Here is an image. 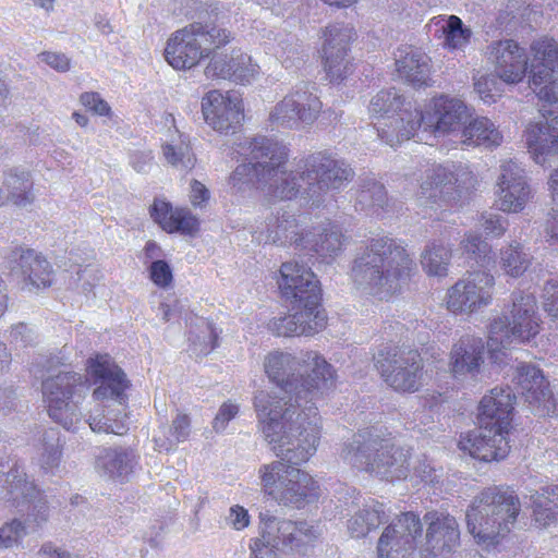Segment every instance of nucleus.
Returning a JSON list of instances; mask_svg holds the SVG:
<instances>
[{
	"instance_id": "nucleus-1",
	"label": "nucleus",
	"mask_w": 558,
	"mask_h": 558,
	"mask_svg": "<svg viewBox=\"0 0 558 558\" xmlns=\"http://www.w3.org/2000/svg\"><path fill=\"white\" fill-rule=\"evenodd\" d=\"M264 368L289 397L259 391L254 398L260 432L280 458L259 466L260 490L278 505L302 508L318 499L319 485L298 465L317 451L323 424L314 400L333 386L336 371L317 351H275L265 357Z\"/></svg>"
},
{
	"instance_id": "nucleus-8",
	"label": "nucleus",
	"mask_w": 558,
	"mask_h": 558,
	"mask_svg": "<svg viewBox=\"0 0 558 558\" xmlns=\"http://www.w3.org/2000/svg\"><path fill=\"white\" fill-rule=\"evenodd\" d=\"M510 319L495 318L488 328L487 350L494 363H502L505 351L514 343H526L541 331L542 319L533 293L518 291L511 295Z\"/></svg>"
},
{
	"instance_id": "nucleus-23",
	"label": "nucleus",
	"mask_w": 558,
	"mask_h": 558,
	"mask_svg": "<svg viewBox=\"0 0 558 558\" xmlns=\"http://www.w3.org/2000/svg\"><path fill=\"white\" fill-rule=\"evenodd\" d=\"M279 271L278 287L287 302L314 304L320 301L319 281L306 264L298 260L286 262Z\"/></svg>"
},
{
	"instance_id": "nucleus-15",
	"label": "nucleus",
	"mask_w": 558,
	"mask_h": 558,
	"mask_svg": "<svg viewBox=\"0 0 558 558\" xmlns=\"http://www.w3.org/2000/svg\"><path fill=\"white\" fill-rule=\"evenodd\" d=\"M322 108L316 95L298 87L270 107L267 121L272 130H300L314 123Z\"/></svg>"
},
{
	"instance_id": "nucleus-9",
	"label": "nucleus",
	"mask_w": 558,
	"mask_h": 558,
	"mask_svg": "<svg viewBox=\"0 0 558 558\" xmlns=\"http://www.w3.org/2000/svg\"><path fill=\"white\" fill-rule=\"evenodd\" d=\"M368 113L377 121L378 136L391 147L410 140L420 130L416 106L395 88L381 89L373 96Z\"/></svg>"
},
{
	"instance_id": "nucleus-40",
	"label": "nucleus",
	"mask_w": 558,
	"mask_h": 558,
	"mask_svg": "<svg viewBox=\"0 0 558 558\" xmlns=\"http://www.w3.org/2000/svg\"><path fill=\"white\" fill-rule=\"evenodd\" d=\"M452 257V248L450 244L444 240H433L426 244L421 253V267L428 277L439 279L449 275V266Z\"/></svg>"
},
{
	"instance_id": "nucleus-56",
	"label": "nucleus",
	"mask_w": 558,
	"mask_h": 558,
	"mask_svg": "<svg viewBox=\"0 0 558 558\" xmlns=\"http://www.w3.org/2000/svg\"><path fill=\"white\" fill-rule=\"evenodd\" d=\"M460 248L470 258H473L477 263L482 264H484L485 258L490 253V246L488 243L483 241L481 235L473 231L465 233L463 240L460 243Z\"/></svg>"
},
{
	"instance_id": "nucleus-36",
	"label": "nucleus",
	"mask_w": 558,
	"mask_h": 558,
	"mask_svg": "<svg viewBox=\"0 0 558 558\" xmlns=\"http://www.w3.org/2000/svg\"><path fill=\"white\" fill-rule=\"evenodd\" d=\"M165 123L171 124L173 131H170L169 138L162 145L163 158L169 165L179 170L189 171L193 169L196 163V157L192 151L189 137L178 130L172 113L165 116Z\"/></svg>"
},
{
	"instance_id": "nucleus-64",
	"label": "nucleus",
	"mask_w": 558,
	"mask_h": 558,
	"mask_svg": "<svg viewBox=\"0 0 558 558\" xmlns=\"http://www.w3.org/2000/svg\"><path fill=\"white\" fill-rule=\"evenodd\" d=\"M543 306L550 317L558 318V281L546 283Z\"/></svg>"
},
{
	"instance_id": "nucleus-24",
	"label": "nucleus",
	"mask_w": 558,
	"mask_h": 558,
	"mask_svg": "<svg viewBox=\"0 0 558 558\" xmlns=\"http://www.w3.org/2000/svg\"><path fill=\"white\" fill-rule=\"evenodd\" d=\"M513 380L532 411L541 416L555 413L556 399L541 368L532 364H520Z\"/></svg>"
},
{
	"instance_id": "nucleus-62",
	"label": "nucleus",
	"mask_w": 558,
	"mask_h": 558,
	"mask_svg": "<svg viewBox=\"0 0 558 558\" xmlns=\"http://www.w3.org/2000/svg\"><path fill=\"white\" fill-rule=\"evenodd\" d=\"M240 407L238 403L231 400L223 402L213 421V428L215 432H223L227 428L229 422L238 415Z\"/></svg>"
},
{
	"instance_id": "nucleus-50",
	"label": "nucleus",
	"mask_w": 558,
	"mask_h": 558,
	"mask_svg": "<svg viewBox=\"0 0 558 558\" xmlns=\"http://www.w3.org/2000/svg\"><path fill=\"white\" fill-rule=\"evenodd\" d=\"M268 328L277 336L282 337L312 336L316 329V327L311 325H302L295 317L294 312L286 316L272 318L268 323Z\"/></svg>"
},
{
	"instance_id": "nucleus-54",
	"label": "nucleus",
	"mask_w": 558,
	"mask_h": 558,
	"mask_svg": "<svg viewBox=\"0 0 558 558\" xmlns=\"http://www.w3.org/2000/svg\"><path fill=\"white\" fill-rule=\"evenodd\" d=\"M502 81L498 74H481L474 77V90L485 104H494L504 92Z\"/></svg>"
},
{
	"instance_id": "nucleus-60",
	"label": "nucleus",
	"mask_w": 558,
	"mask_h": 558,
	"mask_svg": "<svg viewBox=\"0 0 558 558\" xmlns=\"http://www.w3.org/2000/svg\"><path fill=\"white\" fill-rule=\"evenodd\" d=\"M150 280L159 288L167 289L172 284L173 274L170 265L162 259L154 260L148 267Z\"/></svg>"
},
{
	"instance_id": "nucleus-31",
	"label": "nucleus",
	"mask_w": 558,
	"mask_h": 558,
	"mask_svg": "<svg viewBox=\"0 0 558 558\" xmlns=\"http://www.w3.org/2000/svg\"><path fill=\"white\" fill-rule=\"evenodd\" d=\"M515 396L509 387H495L483 396L478 404V424L510 430Z\"/></svg>"
},
{
	"instance_id": "nucleus-61",
	"label": "nucleus",
	"mask_w": 558,
	"mask_h": 558,
	"mask_svg": "<svg viewBox=\"0 0 558 558\" xmlns=\"http://www.w3.org/2000/svg\"><path fill=\"white\" fill-rule=\"evenodd\" d=\"M481 226L487 235L500 238L507 230L508 221L498 214L484 213L481 216Z\"/></svg>"
},
{
	"instance_id": "nucleus-12",
	"label": "nucleus",
	"mask_w": 558,
	"mask_h": 558,
	"mask_svg": "<svg viewBox=\"0 0 558 558\" xmlns=\"http://www.w3.org/2000/svg\"><path fill=\"white\" fill-rule=\"evenodd\" d=\"M496 279L484 270L471 271L448 287L444 306L454 316H472L490 306L495 295Z\"/></svg>"
},
{
	"instance_id": "nucleus-46",
	"label": "nucleus",
	"mask_w": 558,
	"mask_h": 558,
	"mask_svg": "<svg viewBox=\"0 0 558 558\" xmlns=\"http://www.w3.org/2000/svg\"><path fill=\"white\" fill-rule=\"evenodd\" d=\"M530 88L544 105H558V70L530 73Z\"/></svg>"
},
{
	"instance_id": "nucleus-48",
	"label": "nucleus",
	"mask_w": 558,
	"mask_h": 558,
	"mask_svg": "<svg viewBox=\"0 0 558 558\" xmlns=\"http://www.w3.org/2000/svg\"><path fill=\"white\" fill-rule=\"evenodd\" d=\"M217 336L209 322L198 318L189 337L193 352L199 355L208 354L216 347Z\"/></svg>"
},
{
	"instance_id": "nucleus-5",
	"label": "nucleus",
	"mask_w": 558,
	"mask_h": 558,
	"mask_svg": "<svg viewBox=\"0 0 558 558\" xmlns=\"http://www.w3.org/2000/svg\"><path fill=\"white\" fill-rule=\"evenodd\" d=\"M353 468L390 482L408 477V453L374 429L355 434L342 452Z\"/></svg>"
},
{
	"instance_id": "nucleus-21",
	"label": "nucleus",
	"mask_w": 558,
	"mask_h": 558,
	"mask_svg": "<svg viewBox=\"0 0 558 558\" xmlns=\"http://www.w3.org/2000/svg\"><path fill=\"white\" fill-rule=\"evenodd\" d=\"M448 367L459 381H480L488 377L483 339L472 335L462 336L451 348Z\"/></svg>"
},
{
	"instance_id": "nucleus-30",
	"label": "nucleus",
	"mask_w": 558,
	"mask_h": 558,
	"mask_svg": "<svg viewBox=\"0 0 558 558\" xmlns=\"http://www.w3.org/2000/svg\"><path fill=\"white\" fill-rule=\"evenodd\" d=\"M544 121L531 123L525 131V141L534 161L545 165L558 156V112L543 113Z\"/></svg>"
},
{
	"instance_id": "nucleus-22",
	"label": "nucleus",
	"mask_w": 558,
	"mask_h": 558,
	"mask_svg": "<svg viewBox=\"0 0 558 558\" xmlns=\"http://www.w3.org/2000/svg\"><path fill=\"white\" fill-rule=\"evenodd\" d=\"M486 57L505 84L517 85L530 73L526 50L513 39L492 41L486 48Z\"/></svg>"
},
{
	"instance_id": "nucleus-29",
	"label": "nucleus",
	"mask_w": 558,
	"mask_h": 558,
	"mask_svg": "<svg viewBox=\"0 0 558 558\" xmlns=\"http://www.w3.org/2000/svg\"><path fill=\"white\" fill-rule=\"evenodd\" d=\"M20 278L22 288L28 292H39L52 286L54 271L50 262L34 250H22L12 267Z\"/></svg>"
},
{
	"instance_id": "nucleus-35",
	"label": "nucleus",
	"mask_w": 558,
	"mask_h": 558,
	"mask_svg": "<svg viewBox=\"0 0 558 558\" xmlns=\"http://www.w3.org/2000/svg\"><path fill=\"white\" fill-rule=\"evenodd\" d=\"M428 61L420 49L402 47L396 54V69L399 76L414 87L427 86L430 81Z\"/></svg>"
},
{
	"instance_id": "nucleus-10",
	"label": "nucleus",
	"mask_w": 558,
	"mask_h": 558,
	"mask_svg": "<svg viewBox=\"0 0 558 558\" xmlns=\"http://www.w3.org/2000/svg\"><path fill=\"white\" fill-rule=\"evenodd\" d=\"M49 416L63 428L75 432L83 425L80 404L89 391L87 378L74 372L50 376L41 385Z\"/></svg>"
},
{
	"instance_id": "nucleus-52",
	"label": "nucleus",
	"mask_w": 558,
	"mask_h": 558,
	"mask_svg": "<svg viewBox=\"0 0 558 558\" xmlns=\"http://www.w3.org/2000/svg\"><path fill=\"white\" fill-rule=\"evenodd\" d=\"M533 522L537 529H548L558 523V505L543 495L533 496Z\"/></svg>"
},
{
	"instance_id": "nucleus-17",
	"label": "nucleus",
	"mask_w": 558,
	"mask_h": 558,
	"mask_svg": "<svg viewBox=\"0 0 558 558\" xmlns=\"http://www.w3.org/2000/svg\"><path fill=\"white\" fill-rule=\"evenodd\" d=\"M425 537H417L421 558H438L451 553L460 545V529L457 519L445 511H429L423 517Z\"/></svg>"
},
{
	"instance_id": "nucleus-7",
	"label": "nucleus",
	"mask_w": 558,
	"mask_h": 558,
	"mask_svg": "<svg viewBox=\"0 0 558 558\" xmlns=\"http://www.w3.org/2000/svg\"><path fill=\"white\" fill-rule=\"evenodd\" d=\"M255 158H267L264 172L263 195L271 201L292 199L298 196L310 199L311 172L308 160L295 170L288 171L284 165L288 160L287 147L274 140L258 136L253 146Z\"/></svg>"
},
{
	"instance_id": "nucleus-34",
	"label": "nucleus",
	"mask_w": 558,
	"mask_h": 558,
	"mask_svg": "<svg viewBox=\"0 0 558 558\" xmlns=\"http://www.w3.org/2000/svg\"><path fill=\"white\" fill-rule=\"evenodd\" d=\"M255 140L256 137L245 143L250 162L239 165L229 178V185L233 193H245L252 190H258L263 193L267 158L254 157Z\"/></svg>"
},
{
	"instance_id": "nucleus-18",
	"label": "nucleus",
	"mask_w": 558,
	"mask_h": 558,
	"mask_svg": "<svg viewBox=\"0 0 558 558\" xmlns=\"http://www.w3.org/2000/svg\"><path fill=\"white\" fill-rule=\"evenodd\" d=\"M201 109L205 123L220 134L234 132L244 119L243 99L232 90H209L202 98Z\"/></svg>"
},
{
	"instance_id": "nucleus-20",
	"label": "nucleus",
	"mask_w": 558,
	"mask_h": 558,
	"mask_svg": "<svg viewBox=\"0 0 558 558\" xmlns=\"http://www.w3.org/2000/svg\"><path fill=\"white\" fill-rule=\"evenodd\" d=\"M532 197L524 169L512 160H505L500 165V174L496 182V207L507 214H519L525 209Z\"/></svg>"
},
{
	"instance_id": "nucleus-49",
	"label": "nucleus",
	"mask_w": 558,
	"mask_h": 558,
	"mask_svg": "<svg viewBox=\"0 0 558 558\" xmlns=\"http://www.w3.org/2000/svg\"><path fill=\"white\" fill-rule=\"evenodd\" d=\"M4 486L9 498L16 502L32 500L37 495L36 486L19 469H13L5 475Z\"/></svg>"
},
{
	"instance_id": "nucleus-37",
	"label": "nucleus",
	"mask_w": 558,
	"mask_h": 558,
	"mask_svg": "<svg viewBox=\"0 0 558 558\" xmlns=\"http://www.w3.org/2000/svg\"><path fill=\"white\" fill-rule=\"evenodd\" d=\"M464 146L496 147L502 142V135L495 123L486 117L468 120L458 140Z\"/></svg>"
},
{
	"instance_id": "nucleus-45",
	"label": "nucleus",
	"mask_w": 558,
	"mask_h": 558,
	"mask_svg": "<svg viewBox=\"0 0 558 558\" xmlns=\"http://www.w3.org/2000/svg\"><path fill=\"white\" fill-rule=\"evenodd\" d=\"M531 263V255L517 241L510 242L500 250L498 264L506 276L512 278L523 276Z\"/></svg>"
},
{
	"instance_id": "nucleus-32",
	"label": "nucleus",
	"mask_w": 558,
	"mask_h": 558,
	"mask_svg": "<svg viewBox=\"0 0 558 558\" xmlns=\"http://www.w3.org/2000/svg\"><path fill=\"white\" fill-rule=\"evenodd\" d=\"M153 220L168 233L193 235L198 231V219L187 208H173L165 199H155L150 207Z\"/></svg>"
},
{
	"instance_id": "nucleus-55",
	"label": "nucleus",
	"mask_w": 558,
	"mask_h": 558,
	"mask_svg": "<svg viewBox=\"0 0 558 558\" xmlns=\"http://www.w3.org/2000/svg\"><path fill=\"white\" fill-rule=\"evenodd\" d=\"M61 459V444L58 434L54 430L47 432L43 438L40 447L39 463L46 470H52L58 466Z\"/></svg>"
},
{
	"instance_id": "nucleus-51",
	"label": "nucleus",
	"mask_w": 558,
	"mask_h": 558,
	"mask_svg": "<svg viewBox=\"0 0 558 558\" xmlns=\"http://www.w3.org/2000/svg\"><path fill=\"white\" fill-rule=\"evenodd\" d=\"M290 306L291 311L294 312L295 317L302 323V325L316 327L315 333L325 328L326 315L324 311L320 310V301L315 302L314 304H307L306 302H292L290 303Z\"/></svg>"
},
{
	"instance_id": "nucleus-6",
	"label": "nucleus",
	"mask_w": 558,
	"mask_h": 558,
	"mask_svg": "<svg viewBox=\"0 0 558 558\" xmlns=\"http://www.w3.org/2000/svg\"><path fill=\"white\" fill-rule=\"evenodd\" d=\"M265 242L291 244L314 252L323 262L330 263L341 254L347 239L335 223L328 221L308 229L306 217L283 214L267 223Z\"/></svg>"
},
{
	"instance_id": "nucleus-53",
	"label": "nucleus",
	"mask_w": 558,
	"mask_h": 558,
	"mask_svg": "<svg viewBox=\"0 0 558 558\" xmlns=\"http://www.w3.org/2000/svg\"><path fill=\"white\" fill-rule=\"evenodd\" d=\"M275 56L286 68H291L301 60V45L291 34L279 35L274 51Z\"/></svg>"
},
{
	"instance_id": "nucleus-2",
	"label": "nucleus",
	"mask_w": 558,
	"mask_h": 558,
	"mask_svg": "<svg viewBox=\"0 0 558 558\" xmlns=\"http://www.w3.org/2000/svg\"><path fill=\"white\" fill-rule=\"evenodd\" d=\"M414 267L405 247L386 236L372 239L354 259V282L378 299H388L400 292Z\"/></svg>"
},
{
	"instance_id": "nucleus-47",
	"label": "nucleus",
	"mask_w": 558,
	"mask_h": 558,
	"mask_svg": "<svg viewBox=\"0 0 558 558\" xmlns=\"http://www.w3.org/2000/svg\"><path fill=\"white\" fill-rule=\"evenodd\" d=\"M259 520V536L252 538L251 541L260 539L265 549L274 551L279 546L286 548L288 535L281 532V525H283V523H290V520L280 519L267 513H260Z\"/></svg>"
},
{
	"instance_id": "nucleus-41",
	"label": "nucleus",
	"mask_w": 558,
	"mask_h": 558,
	"mask_svg": "<svg viewBox=\"0 0 558 558\" xmlns=\"http://www.w3.org/2000/svg\"><path fill=\"white\" fill-rule=\"evenodd\" d=\"M3 186L10 201L17 206H27L35 199L32 173L23 167H14L5 171Z\"/></svg>"
},
{
	"instance_id": "nucleus-26",
	"label": "nucleus",
	"mask_w": 558,
	"mask_h": 558,
	"mask_svg": "<svg viewBox=\"0 0 558 558\" xmlns=\"http://www.w3.org/2000/svg\"><path fill=\"white\" fill-rule=\"evenodd\" d=\"M323 62L331 82L340 83L352 73V63L348 58L349 44L353 37L351 27L335 24L324 33Z\"/></svg>"
},
{
	"instance_id": "nucleus-58",
	"label": "nucleus",
	"mask_w": 558,
	"mask_h": 558,
	"mask_svg": "<svg viewBox=\"0 0 558 558\" xmlns=\"http://www.w3.org/2000/svg\"><path fill=\"white\" fill-rule=\"evenodd\" d=\"M27 534L26 525L17 519L0 526V548H10L16 545Z\"/></svg>"
},
{
	"instance_id": "nucleus-57",
	"label": "nucleus",
	"mask_w": 558,
	"mask_h": 558,
	"mask_svg": "<svg viewBox=\"0 0 558 558\" xmlns=\"http://www.w3.org/2000/svg\"><path fill=\"white\" fill-rule=\"evenodd\" d=\"M37 333L25 323L12 325L8 330V341L16 348H26L35 344Z\"/></svg>"
},
{
	"instance_id": "nucleus-25",
	"label": "nucleus",
	"mask_w": 558,
	"mask_h": 558,
	"mask_svg": "<svg viewBox=\"0 0 558 558\" xmlns=\"http://www.w3.org/2000/svg\"><path fill=\"white\" fill-rule=\"evenodd\" d=\"M509 430L499 427L480 424L478 429L461 435L459 448L471 457L490 462L505 459L509 451Z\"/></svg>"
},
{
	"instance_id": "nucleus-44",
	"label": "nucleus",
	"mask_w": 558,
	"mask_h": 558,
	"mask_svg": "<svg viewBox=\"0 0 558 558\" xmlns=\"http://www.w3.org/2000/svg\"><path fill=\"white\" fill-rule=\"evenodd\" d=\"M530 73L558 70V43L549 36H541L530 45Z\"/></svg>"
},
{
	"instance_id": "nucleus-42",
	"label": "nucleus",
	"mask_w": 558,
	"mask_h": 558,
	"mask_svg": "<svg viewBox=\"0 0 558 558\" xmlns=\"http://www.w3.org/2000/svg\"><path fill=\"white\" fill-rule=\"evenodd\" d=\"M192 433L191 417L178 411L171 424L161 425L154 435V442L159 451H170L189 439Z\"/></svg>"
},
{
	"instance_id": "nucleus-38",
	"label": "nucleus",
	"mask_w": 558,
	"mask_h": 558,
	"mask_svg": "<svg viewBox=\"0 0 558 558\" xmlns=\"http://www.w3.org/2000/svg\"><path fill=\"white\" fill-rule=\"evenodd\" d=\"M435 36L449 50H463L470 43L472 31L456 15L438 16L432 20Z\"/></svg>"
},
{
	"instance_id": "nucleus-19",
	"label": "nucleus",
	"mask_w": 558,
	"mask_h": 558,
	"mask_svg": "<svg viewBox=\"0 0 558 558\" xmlns=\"http://www.w3.org/2000/svg\"><path fill=\"white\" fill-rule=\"evenodd\" d=\"M461 166L454 163L433 165L424 173L417 192V201L422 206L440 208L457 203Z\"/></svg>"
},
{
	"instance_id": "nucleus-4",
	"label": "nucleus",
	"mask_w": 558,
	"mask_h": 558,
	"mask_svg": "<svg viewBox=\"0 0 558 558\" xmlns=\"http://www.w3.org/2000/svg\"><path fill=\"white\" fill-rule=\"evenodd\" d=\"M519 512L520 501L513 493L488 489L466 510V527L476 545L490 549L511 531Z\"/></svg>"
},
{
	"instance_id": "nucleus-28",
	"label": "nucleus",
	"mask_w": 558,
	"mask_h": 558,
	"mask_svg": "<svg viewBox=\"0 0 558 558\" xmlns=\"http://www.w3.org/2000/svg\"><path fill=\"white\" fill-rule=\"evenodd\" d=\"M312 186L310 199L318 202L322 194L328 190H339L353 178L352 169L343 161L318 154L307 158Z\"/></svg>"
},
{
	"instance_id": "nucleus-27",
	"label": "nucleus",
	"mask_w": 558,
	"mask_h": 558,
	"mask_svg": "<svg viewBox=\"0 0 558 558\" xmlns=\"http://www.w3.org/2000/svg\"><path fill=\"white\" fill-rule=\"evenodd\" d=\"M207 78L230 80L236 84L247 85L260 75V66L253 58L241 49L230 53L214 54L205 68Z\"/></svg>"
},
{
	"instance_id": "nucleus-11",
	"label": "nucleus",
	"mask_w": 558,
	"mask_h": 558,
	"mask_svg": "<svg viewBox=\"0 0 558 558\" xmlns=\"http://www.w3.org/2000/svg\"><path fill=\"white\" fill-rule=\"evenodd\" d=\"M231 38V33L223 27L192 23L170 36L165 58L174 70H190L209 57V46L219 48L230 43Z\"/></svg>"
},
{
	"instance_id": "nucleus-43",
	"label": "nucleus",
	"mask_w": 558,
	"mask_h": 558,
	"mask_svg": "<svg viewBox=\"0 0 558 558\" xmlns=\"http://www.w3.org/2000/svg\"><path fill=\"white\" fill-rule=\"evenodd\" d=\"M281 527V532L288 535L286 548L301 555H306L322 535L318 524L307 521L290 520V523H283Z\"/></svg>"
},
{
	"instance_id": "nucleus-63",
	"label": "nucleus",
	"mask_w": 558,
	"mask_h": 558,
	"mask_svg": "<svg viewBox=\"0 0 558 558\" xmlns=\"http://www.w3.org/2000/svg\"><path fill=\"white\" fill-rule=\"evenodd\" d=\"M226 522L231 529L243 531L250 525L251 515L243 506L233 505L229 508Z\"/></svg>"
},
{
	"instance_id": "nucleus-3",
	"label": "nucleus",
	"mask_w": 558,
	"mask_h": 558,
	"mask_svg": "<svg viewBox=\"0 0 558 558\" xmlns=\"http://www.w3.org/2000/svg\"><path fill=\"white\" fill-rule=\"evenodd\" d=\"M86 372L96 386L93 399L102 403V409L89 411L86 423L94 433L123 435L128 430L125 408L130 387L124 372L108 354L89 357Z\"/></svg>"
},
{
	"instance_id": "nucleus-13",
	"label": "nucleus",
	"mask_w": 558,
	"mask_h": 558,
	"mask_svg": "<svg viewBox=\"0 0 558 558\" xmlns=\"http://www.w3.org/2000/svg\"><path fill=\"white\" fill-rule=\"evenodd\" d=\"M375 366L384 381L399 392H415L423 386V361L416 351L387 348L378 352Z\"/></svg>"
},
{
	"instance_id": "nucleus-39",
	"label": "nucleus",
	"mask_w": 558,
	"mask_h": 558,
	"mask_svg": "<svg viewBox=\"0 0 558 558\" xmlns=\"http://www.w3.org/2000/svg\"><path fill=\"white\" fill-rule=\"evenodd\" d=\"M389 518L386 506L372 500L359 509L348 521V531L352 537H364Z\"/></svg>"
},
{
	"instance_id": "nucleus-59",
	"label": "nucleus",
	"mask_w": 558,
	"mask_h": 558,
	"mask_svg": "<svg viewBox=\"0 0 558 558\" xmlns=\"http://www.w3.org/2000/svg\"><path fill=\"white\" fill-rule=\"evenodd\" d=\"M49 515V506L46 500L39 498L36 502H33L27 513L26 523H24L27 531L41 527L48 521Z\"/></svg>"
},
{
	"instance_id": "nucleus-14",
	"label": "nucleus",
	"mask_w": 558,
	"mask_h": 558,
	"mask_svg": "<svg viewBox=\"0 0 558 558\" xmlns=\"http://www.w3.org/2000/svg\"><path fill=\"white\" fill-rule=\"evenodd\" d=\"M417 116L423 133L457 141L471 113L463 100L441 95L430 99L424 110L417 109Z\"/></svg>"
},
{
	"instance_id": "nucleus-33",
	"label": "nucleus",
	"mask_w": 558,
	"mask_h": 558,
	"mask_svg": "<svg viewBox=\"0 0 558 558\" xmlns=\"http://www.w3.org/2000/svg\"><path fill=\"white\" fill-rule=\"evenodd\" d=\"M137 465L132 449L100 448L95 456V469L99 475L113 480H126Z\"/></svg>"
},
{
	"instance_id": "nucleus-16",
	"label": "nucleus",
	"mask_w": 558,
	"mask_h": 558,
	"mask_svg": "<svg viewBox=\"0 0 558 558\" xmlns=\"http://www.w3.org/2000/svg\"><path fill=\"white\" fill-rule=\"evenodd\" d=\"M422 531L415 513H402L383 530L376 547L377 558H409L415 549L418 550L417 537Z\"/></svg>"
}]
</instances>
